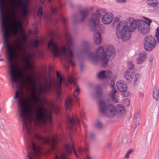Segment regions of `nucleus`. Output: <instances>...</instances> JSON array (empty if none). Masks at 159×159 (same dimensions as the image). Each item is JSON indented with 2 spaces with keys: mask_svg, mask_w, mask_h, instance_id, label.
<instances>
[{
  "mask_svg": "<svg viewBox=\"0 0 159 159\" xmlns=\"http://www.w3.org/2000/svg\"><path fill=\"white\" fill-rule=\"evenodd\" d=\"M47 110H19L18 115L22 122L23 132L27 134L29 147L31 151L27 152L29 159H33L31 156L36 157L41 153L38 142L50 145L52 151H57V146L58 138L54 137L49 138L42 137L37 131V127H42L48 131L51 125V111Z\"/></svg>",
  "mask_w": 159,
  "mask_h": 159,
  "instance_id": "f257e3e1",
  "label": "nucleus"
},
{
  "mask_svg": "<svg viewBox=\"0 0 159 159\" xmlns=\"http://www.w3.org/2000/svg\"><path fill=\"white\" fill-rule=\"evenodd\" d=\"M4 39L3 44L6 47L5 53L9 64V72L12 81L22 87L23 83L26 80L24 74L21 71L17 70V66L13 62L14 53L12 48V45L9 41V33L2 34Z\"/></svg>",
  "mask_w": 159,
  "mask_h": 159,
  "instance_id": "f03ea898",
  "label": "nucleus"
},
{
  "mask_svg": "<svg viewBox=\"0 0 159 159\" xmlns=\"http://www.w3.org/2000/svg\"><path fill=\"white\" fill-rule=\"evenodd\" d=\"M33 84L32 95L30 99L28 100L23 95L20 96L18 101L19 106L20 107V109H36L30 108V107L34 104H38L43 101L41 99L40 96L43 90L44 92L49 91L52 88V83L50 79L49 78L46 80L44 85L42 88L40 86L38 89V92L37 94L36 93V86L34 79L32 82ZM37 109H46L42 106L40 108Z\"/></svg>",
  "mask_w": 159,
  "mask_h": 159,
  "instance_id": "7ed1b4c3",
  "label": "nucleus"
},
{
  "mask_svg": "<svg viewBox=\"0 0 159 159\" xmlns=\"http://www.w3.org/2000/svg\"><path fill=\"white\" fill-rule=\"evenodd\" d=\"M97 54L92 53H89V58L94 63L97 62L100 59L102 66L106 67L108 64V60L111 61L116 55V51L113 46H107L106 48L105 53L103 47L100 46L96 50Z\"/></svg>",
  "mask_w": 159,
  "mask_h": 159,
  "instance_id": "20e7f679",
  "label": "nucleus"
},
{
  "mask_svg": "<svg viewBox=\"0 0 159 159\" xmlns=\"http://www.w3.org/2000/svg\"><path fill=\"white\" fill-rule=\"evenodd\" d=\"M48 48L51 49L54 56H59L61 54L64 60L66 61L68 63L71 64L73 66H75V64L72 59V57H74L73 52L70 48L63 46L61 48V51L60 53L57 45L52 39L50 40L48 44Z\"/></svg>",
  "mask_w": 159,
  "mask_h": 159,
  "instance_id": "39448f33",
  "label": "nucleus"
},
{
  "mask_svg": "<svg viewBox=\"0 0 159 159\" xmlns=\"http://www.w3.org/2000/svg\"><path fill=\"white\" fill-rule=\"evenodd\" d=\"M116 37L124 42L128 41L130 38L131 33L129 31V26L122 22L118 24L116 30Z\"/></svg>",
  "mask_w": 159,
  "mask_h": 159,
  "instance_id": "423d86ee",
  "label": "nucleus"
},
{
  "mask_svg": "<svg viewBox=\"0 0 159 159\" xmlns=\"http://www.w3.org/2000/svg\"><path fill=\"white\" fill-rule=\"evenodd\" d=\"M4 1L0 0V19L1 28L2 34L9 33V27L8 24V15L5 13L4 9Z\"/></svg>",
  "mask_w": 159,
  "mask_h": 159,
  "instance_id": "0eeeda50",
  "label": "nucleus"
},
{
  "mask_svg": "<svg viewBox=\"0 0 159 159\" xmlns=\"http://www.w3.org/2000/svg\"><path fill=\"white\" fill-rule=\"evenodd\" d=\"M16 3L15 2H11L10 6L11 7L12 17L13 20L11 23V25L15 31L18 33L20 31H22V24L20 19L17 16L15 11L17 7Z\"/></svg>",
  "mask_w": 159,
  "mask_h": 159,
  "instance_id": "6e6552de",
  "label": "nucleus"
},
{
  "mask_svg": "<svg viewBox=\"0 0 159 159\" xmlns=\"http://www.w3.org/2000/svg\"><path fill=\"white\" fill-rule=\"evenodd\" d=\"M159 43L158 40L157 41L152 36H146L144 37L143 40L144 49L147 51L150 52L156 47L157 43Z\"/></svg>",
  "mask_w": 159,
  "mask_h": 159,
  "instance_id": "1a4fd4ad",
  "label": "nucleus"
},
{
  "mask_svg": "<svg viewBox=\"0 0 159 159\" xmlns=\"http://www.w3.org/2000/svg\"><path fill=\"white\" fill-rule=\"evenodd\" d=\"M147 21L143 20H139L138 24V30L141 34L145 35L148 34L150 31V24L152 22L151 19L143 17Z\"/></svg>",
  "mask_w": 159,
  "mask_h": 159,
  "instance_id": "9d476101",
  "label": "nucleus"
},
{
  "mask_svg": "<svg viewBox=\"0 0 159 159\" xmlns=\"http://www.w3.org/2000/svg\"><path fill=\"white\" fill-rule=\"evenodd\" d=\"M100 113L109 118H113L115 115L120 118L125 114V110H100Z\"/></svg>",
  "mask_w": 159,
  "mask_h": 159,
  "instance_id": "9b49d317",
  "label": "nucleus"
},
{
  "mask_svg": "<svg viewBox=\"0 0 159 159\" xmlns=\"http://www.w3.org/2000/svg\"><path fill=\"white\" fill-rule=\"evenodd\" d=\"M17 48L18 50L20 51V53L22 54L23 58L26 59V66L28 68H29L30 67L31 55L28 52L27 48L23 46L21 41H20V46H17Z\"/></svg>",
  "mask_w": 159,
  "mask_h": 159,
  "instance_id": "f8f14e48",
  "label": "nucleus"
},
{
  "mask_svg": "<svg viewBox=\"0 0 159 159\" xmlns=\"http://www.w3.org/2000/svg\"><path fill=\"white\" fill-rule=\"evenodd\" d=\"M114 85V82L111 81L110 84V86L112 88L110 93V100H111L113 102L117 103L118 102V94H116L117 91L115 88Z\"/></svg>",
  "mask_w": 159,
  "mask_h": 159,
  "instance_id": "ddd939ff",
  "label": "nucleus"
},
{
  "mask_svg": "<svg viewBox=\"0 0 159 159\" xmlns=\"http://www.w3.org/2000/svg\"><path fill=\"white\" fill-rule=\"evenodd\" d=\"M67 119L68 122V128L70 130L74 129L76 124L79 125L80 123L79 120L76 116L71 117L68 116Z\"/></svg>",
  "mask_w": 159,
  "mask_h": 159,
  "instance_id": "4468645a",
  "label": "nucleus"
},
{
  "mask_svg": "<svg viewBox=\"0 0 159 159\" xmlns=\"http://www.w3.org/2000/svg\"><path fill=\"white\" fill-rule=\"evenodd\" d=\"M65 149L66 152H62L60 153L59 157H58L57 155H56L55 159H67L66 153L68 154H70L72 151H74L76 157H78L76 151L75 150L73 147H65Z\"/></svg>",
  "mask_w": 159,
  "mask_h": 159,
  "instance_id": "2eb2a0df",
  "label": "nucleus"
},
{
  "mask_svg": "<svg viewBox=\"0 0 159 159\" xmlns=\"http://www.w3.org/2000/svg\"><path fill=\"white\" fill-rule=\"evenodd\" d=\"M129 64H131V66L127 70L124 74V77L126 80L128 82H130L132 80L134 72L133 69L134 68V66L132 64V62L131 61H129Z\"/></svg>",
  "mask_w": 159,
  "mask_h": 159,
  "instance_id": "dca6fc26",
  "label": "nucleus"
},
{
  "mask_svg": "<svg viewBox=\"0 0 159 159\" xmlns=\"http://www.w3.org/2000/svg\"><path fill=\"white\" fill-rule=\"evenodd\" d=\"M99 19L96 13L92 14L90 20L89 25L92 30H94L96 28L97 25L99 23Z\"/></svg>",
  "mask_w": 159,
  "mask_h": 159,
  "instance_id": "f3484780",
  "label": "nucleus"
},
{
  "mask_svg": "<svg viewBox=\"0 0 159 159\" xmlns=\"http://www.w3.org/2000/svg\"><path fill=\"white\" fill-rule=\"evenodd\" d=\"M142 20L139 19L137 20L134 19L132 18H129L127 20L129 24L130 25L129 26V31L131 33L132 32L134 31L138 27V24H139V20Z\"/></svg>",
  "mask_w": 159,
  "mask_h": 159,
  "instance_id": "a211bd4d",
  "label": "nucleus"
},
{
  "mask_svg": "<svg viewBox=\"0 0 159 159\" xmlns=\"http://www.w3.org/2000/svg\"><path fill=\"white\" fill-rule=\"evenodd\" d=\"M98 105L99 109H116L113 104L110 103L107 104L105 101L102 100L99 101Z\"/></svg>",
  "mask_w": 159,
  "mask_h": 159,
  "instance_id": "6ab92c4d",
  "label": "nucleus"
},
{
  "mask_svg": "<svg viewBox=\"0 0 159 159\" xmlns=\"http://www.w3.org/2000/svg\"><path fill=\"white\" fill-rule=\"evenodd\" d=\"M57 77L59 78V81L56 83L55 88L57 94L60 96L61 93V84L63 80V78L62 76L60 75L58 71L57 72Z\"/></svg>",
  "mask_w": 159,
  "mask_h": 159,
  "instance_id": "aec40b11",
  "label": "nucleus"
},
{
  "mask_svg": "<svg viewBox=\"0 0 159 159\" xmlns=\"http://www.w3.org/2000/svg\"><path fill=\"white\" fill-rule=\"evenodd\" d=\"M118 90L121 92H125L127 89V85L126 83L123 81H118L116 84Z\"/></svg>",
  "mask_w": 159,
  "mask_h": 159,
  "instance_id": "412c9836",
  "label": "nucleus"
},
{
  "mask_svg": "<svg viewBox=\"0 0 159 159\" xmlns=\"http://www.w3.org/2000/svg\"><path fill=\"white\" fill-rule=\"evenodd\" d=\"M113 18V15L111 13H106L102 17V20L105 24H108L111 23Z\"/></svg>",
  "mask_w": 159,
  "mask_h": 159,
  "instance_id": "4be33fe9",
  "label": "nucleus"
},
{
  "mask_svg": "<svg viewBox=\"0 0 159 159\" xmlns=\"http://www.w3.org/2000/svg\"><path fill=\"white\" fill-rule=\"evenodd\" d=\"M147 3L149 7L153 8L155 11L159 10V3L157 0H147Z\"/></svg>",
  "mask_w": 159,
  "mask_h": 159,
  "instance_id": "5701e85b",
  "label": "nucleus"
},
{
  "mask_svg": "<svg viewBox=\"0 0 159 159\" xmlns=\"http://www.w3.org/2000/svg\"><path fill=\"white\" fill-rule=\"evenodd\" d=\"M146 58V52L144 51L141 52L140 53L139 57L136 60V63L137 64H141L145 61Z\"/></svg>",
  "mask_w": 159,
  "mask_h": 159,
  "instance_id": "b1692460",
  "label": "nucleus"
},
{
  "mask_svg": "<svg viewBox=\"0 0 159 159\" xmlns=\"http://www.w3.org/2000/svg\"><path fill=\"white\" fill-rule=\"evenodd\" d=\"M22 8L21 11L23 16L26 17L29 11V9L28 7V2H26L23 3L22 4Z\"/></svg>",
  "mask_w": 159,
  "mask_h": 159,
  "instance_id": "393cba45",
  "label": "nucleus"
},
{
  "mask_svg": "<svg viewBox=\"0 0 159 159\" xmlns=\"http://www.w3.org/2000/svg\"><path fill=\"white\" fill-rule=\"evenodd\" d=\"M101 35L100 33L98 31L96 30L95 31L94 35V40L96 44L99 45L101 42Z\"/></svg>",
  "mask_w": 159,
  "mask_h": 159,
  "instance_id": "a878e982",
  "label": "nucleus"
},
{
  "mask_svg": "<svg viewBox=\"0 0 159 159\" xmlns=\"http://www.w3.org/2000/svg\"><path fill=\"white\" fill-rule=\"evenodd\" d=\"M89 11L88 9H85L81 11L80 12V14L82 16V18L80 20L78 19L77 21L79 22L83 21L89 13Z\"/></svg>",
  "mask_w": 159,
  "mask_h": 159,
  "instance_id": "bb28decb",
  "label": "nucleus"
},
{
  "mask_svg": "<svg viewBox=\"0 0 159 159\" xmlns=\"http://www.w3.org/2000/svg\"><path fill=\"white\" fill-rule=\"evenodd\" d=\"M140 111L138 110L134 115L135 128L139 124L140 118Z\"/></svg>",
  "mask_w": 159,
  "mask_h": 159,
  "instance_id": "cd10ccee",
  "label": "nucleus"
},
{
  "mask_svg": "<svg viewBox=\"0 0 159 159\" xmlns=\"http://www.w3.org/2000/svg\"><path fill=\"white\" fill-rule=\"evenodd\" d=\"M159 90L158 88L156 86L154 87L153 89V96L155 100L157 101L159 98Z\"/></svg>",
  "mask_w": 159,
  "mask_h": 159,
  "instance_id": "c85d7f7f",
  "label": "nucleus"
},
{
  "mask_svg": "<svg viewBox=\"0 0 159 159\" xmlns=\"http://www.w3.org/2000/svg\"><path fill=\"white\" fill-rule=\"evenodd\" d=\"M82 45L84 48L83 52L84 53H88L89 50V44L86 41H84L82 42Z\"/></svg>",
  "mask_w": 159,
  "mask_h": 159,
  "instance_id": "c756f323",
  "label": "nucleus"
},
{
  "mask_svg": "<svg viewBox=\"0 0 159 159\" xmlns=\"http://www.w3.org/2000/svg\"><path fill=\"white\" fill-rule=\"evenodd\" d=\"M72 105V101L70 98H68L65 101V106L66 109H68V108H71V106Z\"/></svg>",
  "mask_w": 159,
  "mask_h": 159,
  "instance_id": "7c9ffc66",
  "label": "nucleus"
},
{
  "mask_svg": "<svg viewBox=\"0 0 159 159\" xmlns=\"http://www.w3.org/2000/svg\"><path fill=\"white\" fill-rule=\"evenodd\" d=\"M96 92L98 96H101L102 94L101 87L99 85L97 86L96 87Z\"/></svg>",
  "mask_w": 159,
  "mask_h": 159,
  "instance_id": "2f4dec72",
  "label": "nucleus"
},
{
  "mask_svg": "<svg viewBox=\"0 0 159 159\" xmlns=\"http://www.w3.org/2000/svg\"><path fill=\"white\" fill-rule=\"evenodd\" d=\"M61 8V5L60 4H59L58 6H57L56 7H52L51 8V11L52 15H55L57 13V9H60Z\"/></svg>",
  "mask_w": 159,
  "mask_h": 159,
  "instance_id": "473e14b6",
  "label": "nucleus"
},
{
  "mask_svg": "<svg viewBox=\"0 0 159 159\" xmlns=\"http://www.w3.org/2000/svg\"><path fill=\"white\" fill-rule=\"evenodd\" d=\"M140 75L138 74H136L135 75V78L134 80V83L135 86L138 85L139 82Z\"/></svg>",
  "mask_w": 159,
  "mask_h": 159,
  "instance_id": "72a5a7b5",
  "label": "nucleus"
},
{
  "mask_svg": "<svg viewBox=\"0 0 159 159\" xmlns=\"http://www.w3.org/2000/svg\"><path fill=\"white\" fill-rule=\"evenodd\" d=\"M98 77L100 79H104L106 78L105 71L102 70L99 72L98 73Z\"/></svg>",
  "mask_w": 159,
  "mask_h": 159,
  "instance_id": "f704fd0d",
  "label": "nucleus"
},
{
  "mask_svg": "<svg viewBox=\"0 0 159 159\" xmlns=\"http://www.w3.org/2000/svg\"><path fill=\"white\" fill-rule=\"evenodd\" d=\"M97 14L99 17L104 15L106 13L105 10L104 9H101L97 11Z\"/></svg>",
  "mask_w": 159,
  "mask_h": 159,
  "instance_id": "c9c22d12",
  "label": "nucleus"
},
{
  "mask_svg": "<svg viewBox=\"0 0 159 159\" xmlns=\"http://www.w3.org/2000/svg\"><path fill=\"white\" fill-rule=\"evenodd\" d=\"M95 126L98 129H101L103 128V125L100 121L98 120L97 121L96 123Z\"/></svg>",
  "mask_w": 159,
  "mask_h": 159,
  "instance_id": "e433bc0d",
  "label": "nucleus"
},
{
  "mask_svg": "<svg viewBox=\"0 0 159 159\" xmlns=\"http://www.w3.org/2000/svg\"><path fill=\"white\" fill-rule=\"evenodd\" d=\"M134 152V150L133 149H129L127 152L125 156V158L127 159H128L129 158V155L133 152Z\"/></svg>",
  "mask_w": 159,
  "mask_h": 159,
  "instance_id": "4c0bfd02",
  "label": "nucleus"
},
{
  "mask_svg": "<svg viewBox=\"0 0 159 159\" xmlns=\"http://www.w3.org/2000/svg\"><path fill=\"white\" fill-rule=\"evenodd\" d=\"M106 78H111L112 76V72L110 70H107L106 72L105 71Z\"/></svg>",
  "mask_w": 159,
  "mask_h": 159,
  "instance_id": "58836bf2",
  "label": "nucleus"
},
{
  "mask_svg": "<svg viewBox=\"0 0 159 159\" xmlns=\"http://www.w3.org/2000/svg\"><path fill=\"white\" fill-rule=\"evenodd\" d=\"M43 15V10L42 7H40L37 12V15L39 16H42Z\"/></svg>",
  "mask_w": 159,
  "mask_h": 159,
  "instance_id": "ea45409f",
  "label": "nucleus"
},
{
  "mask_svg": "<svg viewBox=\"0 0 159 159\" xmlns=\"http://www.w3.org/2000/svg\"><path fill=\"white\" fill-rule=\"evenodd\" d=\"M80 93V89L78 87H77L75 89L73 93V95L74 97H76L79 95Z\"/></svg>",
  "mask_w": 159,
  "mask_h": 159,
  "instance_id": "a19ab883",
  "label": "nucleus"
},
{
  "mask_svg": "<svg viewBox=\"0 0 159 159\" xmlns=\"http://www.w3.org/2000/svg\"><path fill=\"white\" fill-rule=\"evenodd\" d=\"M155 36L157 39L158 42H159V27H158L157 29V32Z\"/></svg>",
  "mask_w": 159,
  "mask_h": 159,
  "instance_id": "79ce46f5",
  "label": "nucleus"
},
{
  "mask_svg": "<svg viewBox=\"0 0 159 159\" xmlns=\"http://www.w3.org/2000/svg\"><path fill=\"white\" fill-rule=\"evenodd\" d=\"M130 104V101L128 99H126L124 103V106L126 107H128Z\"/></svg>",
  "mask_w": 159,
  "mask_h": 159,
  "instance_id": "37998d69",
  "label": "nucleus"
},
{
  "mask_svg": "<svg viewBox=\"0 0 159 159\" xmlns=\"http://www.w3.org/2000/svg\"><path fill=\"white\" fill-rule=\"evenodd\" d=\"M87 150L86 148L84 149L79 148L78 149V151L80 153L82 154L83 152H86Z\"/></svg>",
  "mask_w": 159,
  "mask_h": 159,
  "instance_id": "c03bdc74",
  "label": "nucleus"
},
{
  "mask_svg": "<svg viewBox=\"0 0 159 159\" xmlns=\"http://www.w3.org/2000/svg\"><path fill=\"white\" fill-rule=\"evenodd\" d=\"M39 42V40L35 39L34 41V46L36 48H37Z\"/></svg>",
  "mask_w": 159,
  "mask_h": 159,
  "instance_id": "a18cd8bd",
  "label": "nucleus"
},
{
  "mask_svg": "<svg viewBox=\"0 0 159 159\" xmlns=\"http://www.w3.org/2000/svg\"><path fill=\"white\" fill-rule=\"evenodd\" d=\"M90 139L93 140L95 138V134L93 133H91L90 134Z\"/></svg>",
  "mask_w": 159,
  "mask_h": 159,
  "instance_id": "49530a36",
  "label": "nucleus"
},
{
  "mask_svg": "<svg viewBox=\"0 0 159 159\" xmlns=\"http://www.w3.org/2000/svg\"><path fill=\"white\" fill-rule=\"evenodd\" d=\"M68 82L70 83H72L73 82V80L72 77L70 76H69L68 78Z\"/></svg>",
  "mask_w": 159,
  "mask_h": 159,
  "instance_id": "de8ad7c7",
  "label": "nucleus"
},
{
  "mask_svg": "<svg viewBox=\"0 0 159 159\" xmlns=\"http://www.w3.org/2000/svg\"><path fill=\"white\" fill-rule=\"evenodd\" d=\"M19 95V92L18 91H17L16 92L13 98L15 99H17L18 98Z\"/></svg>",
  "mask_w": 159,
  "mask_h": 159,
  "instance_id": "09e8293b",
  "label": "nucleus"
},
{
  "mask_svg": "<svg viewBox=\"0 0 159 159\" xmlns=\"http://www.w3.org/2000/svg\"><path fill=\"white\" fill-rule=\"evenodd\" d=\"M153 59V57L152 56H151L149 58V62L151 65H152V64Z\"/></svg>",
  "mask_w": 159,
  "mask_h": 159,
  "instance_id": "8fccbe9b",
  "label": "nucleus"
},
{
  "mask_svg": "<svg viewBox=\"0 0 159 159\" xmlns=\"http://www.w3.org/2000/svg\"><path fill=\"white\" fill-rule=\"evenodd\" d=\"M130 142V141L129 139H128L126 138H125V145H126V144H128Z\"/></svg>",
  "mask_w": 159,
  "mask_h": 159,
  "instance_id": "3c124183",
  "label": "nucleus"
},
{
  "mask_svg": "<svg viewBox=\"0 0 159 159\" xmlns=\"http://www.w3.org/2000/svg\"><path fill=\"white\" fill-rule=\"evenodd\" d=\"M22 37L24 41H26L27 37L25 34H23L22 36Z\"/></svg>",
  "mask_w": 159,
  "mask_h": 159,
  "instance_id": "603ef678",
  "label": "nucleus"
},
{
  "mask_svg": "<svg viewBox=\"0 0 159 159\" xmlns=\"http://www.w3.org/2000/svg\"><path fill=\"white\" fill-rule=\"evenodd\" d=\"M50 104L51 105V107H52V108H53V109L55 108V106L53 102H51Z\"/></svg>",
  "mask_w": 159,
  "mask_h": 159,
  "instance_id": "864d4df0",
  "label": "nucleus"
},
{
  "mask_svg": "<svg viewBox=\"0 0 159 159\" xmlns=\"http://www.w3.org/2000/svg\"><path fill=\"white\" fill-rule=\"evenodd\" d=\"M114 20L115 22H118L119 21V19L118 17H116L114 18Z\"/></svg>",
  "mask_w": 159,
  "mask_h": 159,
  "instance_id": "5fc2aeb1",
  "label": "nucleus"
},
{
  "mask_svg": "<svg viewBox=\"0 0 159 159\" xmlns=\"http://www.w3.org/2000/svg\"><path fill=\"white\" fill-rule=\"evenodd\" d=\"M117 107L119 108H122L124 109V108L123 107V106L121 104H119L117 105Z\"/></svg>",
  "mask_w": 159,
  "mask_h": 159,
  "instance_id": "6e6d98bb",
  "label": "nucleus"
},
{
  "mask_svg": "<svg viewBox=\"0 0 159 159\" xmlns=\"http://www.w3.org/2000/svg\"><path fill=\"white\" fill-rule=\"evenodd\" d=\"M117 2L120 3H121L125 2V0H116Z\"/></svg>",
  "mask_w": 159,
  "mask_h": 159,
  "instance_id": "4d7b16f0",
  "label": "nucleus"
},
{
  "mask_svg": "<svg viewBox=\"0 0 159 159\" xmlns=\"http://www.w3.org/2000/svg\"><path fill=\"white\" fill-rule=\"evenodd\" d=\"M26 82L27 83H30V81H31V78L30 77H28L27 80H26Z\"/></svg>",
  "mask_w": 159,
  "mask_h": 159,
  "instance_id": "13d9d810",
  "label": "nucleus"
},
{
  "mask_svg": "<svg viewBox=\"0 0 159 159\" xmlns=\"http://www.w3.org/2000/svg\"><path fill=\"white\" fill-rule=\"evenodd\" d=\"M80 69L81 70H82L84 66L82 64H81L80 66Z\"/></svg>",
  "mask_w": 159,
  "mask_h": 159,
  "instance_id": "bf43d9fd",
  "label": "nucleus"
},
{
  "mask_svg": "<svg viewBox=\"0 0 159 159\" xmlns=\"http://www.w3.org/2000/svg\"><path fill=\"white\" fill-rule=\"evenodd\" d=\"M139 95L140 97H143V94L142 93H139Z\"/></svg>",
  "mask_w": 159,
  "mask_h": 159,
  "instance_id": "052dcab7",
  "label": "nucleus"
},
{
  "mask_svg": "<svg viewBox=\"0 0 159 159\" xmlns=\"http://www.w3.org/2000/svg\"><path fill=\"white\" fill-rule=\"evenodd\" d=\"M61 19H62V20L63 22L64 23H65V22H66V20H65V19L62 16L61 17Z\"/></svg>",
  "mask_w": 159,
  "mask_h": 159,
  "instance_id": "680f3d73",
  "label": "nucleus"
},
{
  "mask_svg": "<svg viewBox=\"0 0 159 159\" xmlns=\"http://www.w3.org/2000/svg\"><path fill=\"white\" fill-rule=\"evenodd\" d=\"M83 125L84 126L85 128H86L87 127V125L84 122H83Z\"/></svg>",
  "mask_w": 159,
  "mask_h": 159,
  "instance_id": "e2e57ef3",
  "label": "nucleus"
},
{
  "mask_svg": "<svg viewBox=\"0 0 159 159\" xmlns=\"http://www.w3.org/2000/svg\"><path fill=\"white\" fill-rule=\"evenodd\" d=\"M111 145H112V144L111 143H109L108 145H107V147L109 148H110L111 146Z\"/></svg>",
  "mask_w": 159,
  "mask_h": 159,
  "instance_id": "0e129e2a",
  "label": "nucleus"
},
{
  "mask_svg": "<svg viewBox=\"0 0 159 159\" xmlns=\"http://www.w3.org/2000/svg\"><path fill=\"white\" fill-rule=\"evenodd\" d=\"M66 36L67 37V38H70V35L69 34H66Z\"/></svg>",
  "mask_w": 159,
  "mask_h": 159,
  "instance_id": "69168bd1",
  "label": "nucleus"
},
{
  "mask_svg": "<svg viewBox=\"0 0 159 159\" xmlns=\"http://www.w3.org/2000/svg\"><path fill=\"white\" fill-rule=\"evenodd\" d=\"M34 33L36 35H37L38 34V32L36 30H35L34 31Z\"/></svg>",
  "mask_w": 159,
  "mask_h": 159,
  "instance_id": "338daca9",
  "label": "nucleus"
},
{
  "mask_svg": "<svg viewBox=\"0 0 159 159\" xmlns=\"http://www.w3.org/2000/svg\"><path fill=\"white\" fill-rule=\"evenodd\" d=\"M156 114L155 115V116H156L157 118L158 116V111H156Z\"/></svg>",
  "mask_w": 159,
  "mask_h": 159,
  "instance_id": "774afa93",
  "label": "nucleus"
}]
</instances>
